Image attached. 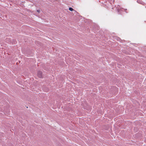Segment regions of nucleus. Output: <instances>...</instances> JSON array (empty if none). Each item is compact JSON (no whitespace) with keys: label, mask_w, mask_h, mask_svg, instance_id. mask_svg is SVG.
<instances>
[{"label":"nucleus","mask_w":146,"mask_h":146,"mask_svg":"<svg viewBox=\"0 0 146 146\" xmlns=\"http://www.w3.org/2000/svg\"><path fill=\"white\" fill-rule=\"evenodd\" d=\"M38 76L40 78H41L42 77V73L41 71H39L38 73Z\"/></svg>","instance_id":"1"},{"label":"nucleus","mask_w":146,"mask_h":146,"mask_svg":"<svg viewBox=\"0 0 146 146\" xmlns=\"http://www.w3.org/2000/svg\"><path fill=\"white\" fill-rule=\"evenodd\" d=\"M116 8L117 9L118 12L119 13V14H121V11H122V9H119L117 7H116Z\"/></svg>","instance_id":"2"},{"label":"nucleus","mask_w":146,"mask_h":146,"mask_svg":"<svg viewBox=\"0 0 146 146\" xmlns=\"http://www.w3.org/2000/svg\"><path fill=\"white\" fill-rule=\"evenodd\" d=\"M69 9L70 11H75V10H74L71 7H70Z\"/></svg>","instance_id":"3"},{"label":"nucleus","mask_w":146,"mask_h":146,"mask_svg":"<svg viewBox=\"0 0 146 146\" xmlns=\"http://www.w3.org/2000/svg\"><path fill=\"white\" fill-rule=\"evenodd\" d=\"M141 2V1H137V2L138 3H140L141 4H142V3H142V2Z\"/></svg>","instance_id":"4"},{"label":"nucleus","mask_w":146,"mask_h":146,"mask_svg":"<svg viewBox=\"0 0 146 146\" xmlns=\"http://www.w3.org/2000/svg\"><path fill=\"white\" fill-rule=\"evenodd\" d=\"M37 12L38 13H39L40 12V10H37Z\"/></svg>","instance_id":"5"},{"label":"nucleus","mask_w":146,"mask_h":146,"mask_svg":"<svg viewBox=\"0 0 146 146\" xmlns=\"http://www.w3.org/2000/svg\"><path fill=\"white\" fill-rule=\"evenodd\" d=\"M125 11H125L127 10V9H124Z\"/></svg>","instance_id":"6"}]
</instances>
